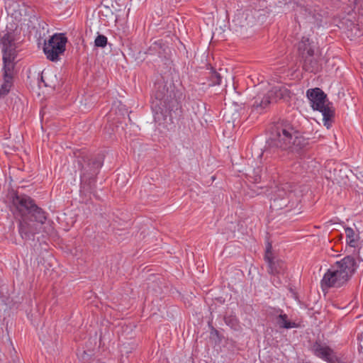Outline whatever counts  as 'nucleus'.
I'll return each instance as SVG.
<instances>
[{"instance_id":"nucleus-1","label":"nucleus","mask_w":363,"mask_h":363,"mask_svg":"<svg viewBox=\"0 0 363 363\" xmlns=\"http://www.w3.org/2000/svg\"><path fill=\"white\" fill-rule=\"evenodd\" d=\"M308 146V140L302 135L301 125L297 122L282 119L272 126L268 148L264 152L275 154V157L285 152L302 157Z\"/></svg>"},{"instance_id":"nucleus-2","label":"nucleus","mask_w":363,"mask_h":363,"mask_svg":"<svg viewBox=\"0 0 363 363\" xmlns=\"http://www.w3.org/2000/svg\"><path fill=\"white\" fill-rule=\"evenodd\" d=\"M11 210L18 220V230L25 241H34L40 227L47 218L48 213L35 204V201L25 194L13 197Z\"/></svg>"},{"instance_id":"nucleus-3","label":"nucleus","mask_w":363,"mask_h":363,"mask_svg":"<svg viewBox=\"0 0 363 363\" xmlns=\"http://www.w3.org/2000/svg\"><path fill=\"white\" fill-rule=\"evenodd\" d=\"M182 97V92L172 82L165 81L163 77L157 79L153 86L151 101L155 117L159 118L160 114L166 116L167 113L177 110Z\"/></svg>"},{"instance_id":"nucleus-4","label":"nucleus","mask_w":363,"mask_h":363,"mask_svg":"<svg viewBox=\"0 0 363 363\" xmlns=\"http://www.w3.org/2000/svg\"><path fill=\"white\" fill-rule=\"evenodd\" d=\"M77 163V168L80 171V194L84 197H89L95 194L97 175L103 165V159L101 156L93 157L88 155L84 150L74 152Z\"/></svg>"},{"instance_id":"nucleus-5","label":"nucleus","mask_w":363,"mask_h":363,"mask_svg":"<svg viewBox=\"0 0 363 363\" xmlns=\"http://www.w3.org/2000/svg\"><path fill=\"white\" fill-rule=\"evenodd\" d=\"M357 267L356 259L350 255L337 261L324 274L320 281L322 289L343 286L352 278Z\"/></svg>"},{"instance_id":"nucleus-6","label":"nucleus","mask_w":363,"mask_h":363,"mask_svg":"<svg viewBox=\"0 0 363 363\" xmlns=\"http://www.w3.org/2000/svg\"><path fill=\"white\" fill-rule=\"evenodd\" d=\"M306 96L309 99L313 110L319 111L323 116V124L328 129L333 121L335 111L330 103L325 104L326 94L320 89H310L306 91Z\"/></svg>"},{"instance_id":"nucleus-7","label":"nucleus","mask_w":363,"mask_h":363,"mask_svg":"<svg viewBox=\"0 0 363 363\" xmlns=\"http://www.w3.org/2000/svg\"><path fill=\"white\" fill-rule=\"evenodd\" d=\"M290 187L288 183L277 187L271 198L270 208L272 211H279L284 208H288V211H290L294 207L295 202L292 201V197L294 194Z\"/></svg>"},{"instance_id":"nucleus-8","label":"nucleus","mask_w":363,"mask_h":363,"mask_svg":"<svg viewBox=\"0 0 363 363\" xmlns=\"http://www.w3.org/2000/svg\"><path fill=\"white\" fill-rule=\"evenodd\" d=\"M67 41L64 34H55L45 41L43 46V51L47 58L51 61H57L59 55L65 50V45Z\"/></svg>"},{"instance_id":"nucleus-9","label":"nucleus","mask_w":363,"mask_h":363,"mask_svg":"<svg viewBox=\"0 0 363 363\" xmlns=\"http://www.w3.org/2000/svg\"><path fill=\"white\" fill-rule=\"evenodd\" d=\"M8 13L18 23H25L26 21L33 22L36 19V12L33 7L27 5L24 2L22 4H14L13 8H9Z\"/></svg>"},{"instance_id":"nucleus-10","label":"nucleus","mask_w":363,"mask_h":363,"mask_svg":"<svg viewBox=\"0 0 363 363\" xmlns=\"http://www.w3.org/2000/svg\"><path fill=\"white\" fill-rule=\"evenodd\" d=\"M284 96L283 90L280 86H274L266 95H257L254 98L252 109L258 113H262L267 106L273 101L281 99Z\"/></svg>"},{"instance_id":"nucleus-11","label":"nucleus","mask_w":363,"mask_h":363,"mask_svg":"<svg viewBox=\"0 0 363 363\" xmlns=\"http://www.w3.org/2000/svg\"><path fill=\"white\" fill-rule=\"evenodd\" d=\"M272 245L268 244L266 248L264 260L267 264V272L272 275L283 274L286 269L284 262L279 259H276L272 255Z\"/></svg>"},{"instance_id":"nucleus-12","label":"nucleus","mask_w":363,"mask_h":363,"mask_svg":"<svg viewBox=\"0 0 363 363\" xmlns=\"http://www.w3.org/2000/svg\"><path fill=\"white\" fill-rule=\"evenodd\" d=\"M311 351L318 357L328 363H340L335 352L328 346L315 341L311 346Z\"/></svg>"},{"instance_id":"nucleus-13","label":"nucleus","mask_w":363,"mask_h":363,"mask_svg":"<svg viewBox=\"0 0 363 363\" xmlns=\"http://www.w3.org/2000/svg\"><path fill=\"white\" fill-rule=\"evenodd\" d=\"M0 43L2 46L3 55H17L18 43L13 31H6L0 36Z\"/></svg>"},{"instance_id":"nucleus-14","label":"nucleus","mask_w":363,"mask_h":363,"mask_svg":"<svg viewBox=\"0 0 363 363\" xmlns=\"http://www.w3.org/2000/svg\"><path fill=\"white\" fill-rule=\"evenodd\" d=\"M301 58L302 68L308 72L315 73L320 69V64L314 53L306 55Z\"/></svg>"},{"instance_id":"nucleus-15","label":"nucleus","mask_w":363,"mask_h":363,"mask_svg":"<svg viewBox=\"0 0 363 363\" xmlns=\"http://www.w3.org/2000/svg\"><path fill=\"white\" fill-rule=\"evenodd\" d=\"M17 55H9L6 54V55H3V71H4V77H6L7 79H13L14 74V67L15 63L14 61L16 58Z\"/></svg>"},{"instance_id":"nucleus-16","label":"nucleus","mask_w":363,"mask_h":363,"mask_svg":"<svg viewBox=\"0 0 363 363\" xmlns=\"http://www.w3.org/2000/svg\"><path fill=\"white\" fill-rule=\"evenodd\" d=\"M315 45L308 38L303 37L298 44V51L300 57L306 55L313 54Z\"/></svg>"},{"instance_id":"nucleus-17","label":"nucleus","mask_w":363,"mask_h":363,"mask_svg":"<svg viewBox=\"0 0 363 363\" xmlns=\"http://www.w3.org/2000/svg\"><path fill=\"white\" fill-rule=\"evenodd\" d=\"M279 311L282 312L281 310ZM276 323L279 328L291 329L298 327V325L296 323L288 320L286 314L282 313L277 317Z\"/></svg>"},{"instance_id":"nucleus-18","label":"nucleus","mask_w":363,"mask_h":363,"mask_svg":"<svg viewBox=\"0 0 363 363\" xmlns=\"http://www.w3.org/2000/svg\"><path fill=\"white\" fill-rule=\"evenodd\" d=\"M345 231L347 244L350 247H355L357 244L359 235L356 234L354 230L351 228H346Z\"/></svg>"},{"instance_id":"nucleus-19","label":"nucleus","mask_w":363,"mask_h":363,"mask_svg":"<svg viewBox=\"0 0 363 363\" xmlns=\"http://www.w3.org/2000/svg\"><path fill=\"white\" fill-rule=\"evenodd\" d=\"M208 73V79L209 80V86L219 85L221 83L222 77L220 73L217 72L212 67L209 69Z\"/></svg>"},{"instance_id":"nucleus-20","label":"nucleus","mask_w":363,"mask_h":363,"mask_svg":"<svg viewBox=\"0 0 363 363\" xmlns=\"http://www.w3.org/2000/svg\"><path fill=\"white\" fill-rule=\"evenodd\" d=\"M4 83L0 88V96H4L6 95L13 86V79L4 77Z\"/></svg>"},{"instance_id":"nucleus-21","label":"nucleus","mask_w":363,"mask_h":363,"mask_svg":"<svg viewBox=\"0 0 363 363\" xmlns=\"http://www.w3.org/2000/svg\"><path fill=\"white\" fill-rule=\"evenodd\" d=\"M52 74L48 72H43L41 75V80L45 84V86H50L55 88L57 85L56 82L51 81L50 83L46 82V80L49 79V78L52 77ZM54 77H56V75H53Z\"/></svg>"},{"instance_id":"nucleus-22","label":"nucleus","mask_w":363,"mask_h":363,"mask_svg":"<svg viewBox=\"0 0 363 363\" xmlns=\"http://www.w3.org/2000/svg\"><path fill=\"white\" fill-rule=\"evenodd\" d=\"M162 42L160 40L158 42H155L147 50V53L150 55H154L155 52H158V55H160L161 52L159 50L162 48Z\"/></svg>"},{"instance_id":"nucleus-23","label":"nucleus","mask_w":363,"mask_h":363,"mask_svg":"<svg viewBox=\"0 0 363 363\" xmlns=\"http://www.w3.org/2000/svg\"><path fill=\"white\" fill-rule=\"evenodd\" d=\"M96 47L105 48L107 45V38L104 35H99L94 41Z\"/></svg>"},{"instance_id":"nucleus-24","label":"nucleus","mask_w":363,"mask_h":363,"mask_svg":"<svg viewBox=\"0 0 363 363\" xmlns=\"http://www.w3.org/2000/svg\"><path fill=\"white\" fill-rule=\"evenodd\" d=\"M225 323L230 326L231 328H235L238 325V320L236 318L233 316H227L224 318Z\"/></svg>"},{"instance_id":"nucleus-25","label":"nucleus","mask_w":363,"mask_h":363,"mask_svg":"<svg viewBox=\"0 0 363 363\" xmlns=\"http://www.w3.org/2000/svg\"><path fill=\"white\" fill-rule=\"evenodd\" d=\"M253 173H254V176L252 177V182H253L254 183H258V182H259V181H260V179H261V177H260V175L259 174L258 172H257L254 171V172H253Z\"/></svg>"},{"instance_id":"nucleus-26","label":"nucleus","mask_w":363,"mask_h":363,"mask_svg":"<svg viewBox=\"0 0 363 363\" xmlns=\"http://www.w3.org/2000/svg\"><path fill=\"white\" fill-rule=\"evenodd\" d=\"M297 164L300 165V162H298L297 163H294V166L296 165Z\"/></svg>"},{"instance_id":"nucleus-27","label":"nucleus","mask_w":363,"mask_h":363,"mask_svg":"<svg viewBox=\"0 0 363 363\" xmlns=\"http://www.w3.org/2000/svg\"><path fill=\"white\" fill-rule=\"evenodd\" d=\"M96 363H105V362H100V361H97Z\"/></svg>"}]
</instances>
